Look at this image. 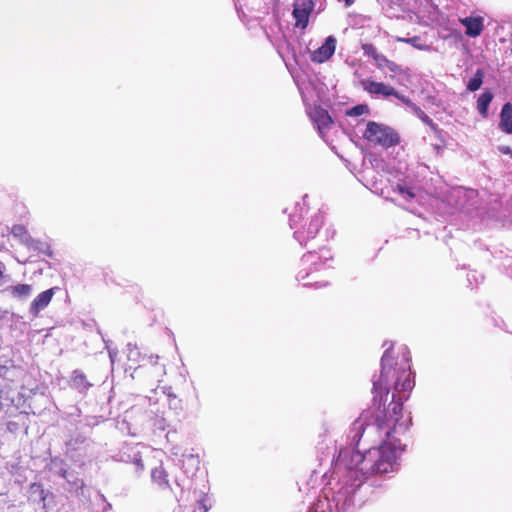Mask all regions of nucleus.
Returning <instances> with one entry per match:
<instances>
[{
	"label": "nucleus",
	"instance_id": "nucleus-1",
	"mask_svg": "<svg viewBox=\"0 0 512 512\" xmlns=\"http://www.w3.org/2000/svg\"><path fill=\"white\" fill-rule=\"evenodd\" d=\"M392 345L381 359V373L373 382L380 395L375 410H365L353 422L351 446L339 450L333 460L326 487L309 512H352L367 500L366 487L379 486V479L397 469L399 452L406 444L411 418L402 412L403 402L414 387L408 349H399L400 360L391 356Z\"/></svg>",
	"mask_w": 512,
	"mask_h": 512
},
{
	"label": "nucleus",
	"instance_id": "nucleus-2",
	"mask_svg": "<svg viewBox=\"0 0 512 512\" xmlns=\"http://www.w3.org/2000/svg\"><path fill=\"white\" fill-rule=\"evenodd\" d=\"M330 261H332V255L327 248H322L318 252L309 251L301 259L302 268L297 274V280L303 282L304 286L324 287L326 283L316 280L313 273L319 271L322 267H330Z\"/></svg>",
	"mask_w": 512,
	"mask_h": 512
},
{
	"label": "nucleus",
	"instance_id": "nucleus-3",
	"mask_svg": "<svg viewBox=\"0 0 512 512\" xmlns=\"http://www.w3.org/2000/svg\"><path fill=\"white\" fill-rule=\"evenodd\" d=\"M300 214L290 216V227L294 229V237L301 244L306 245L307 241L314 239L324 222V216L321 211L315 212L300 226L299 221L302 218L303 206L300 207Z\"/></svg>",
	"mask_w": 512,
	"mask_h": 512
},
{
	"label": "nucleus",
	"instance_id": "nucleus-4",
	"mask_svg": "<svg viewBox=\"0 0 512 512\" xmlns=\"http://www.w3.org/2000/svg\"><path fill=\"white\" fill-rule=\"evenodd\" d=\"M364 138L370 143L385 148L394 146L399 141L397 133L392 128L376 122H368Z\"/></svg>",
	"mask_w": 512,
	"mask_h": 512
},
{
	"label": "nucleus",
	"instance_id": "nucleus-5",
	"mask_svg": "<svg viewBox=\"0 0 512 512\" xmlns=\"http://www.w3.org/2000/svg\"><path fill=\"white\" fill-rule=\"evenodd\" d=\"M314 9L312 0H296L293 6V16L296 20V26L302 29L306 28L309 16Z\"/></svg>",
	"mask_w": 512,
	"mask_h": 512
},
{
	"label": "nucleus",
	"instance_id": "nucleus-6",
	"mask_svg": "<svg viewBox=\"0 0 512 512\" xmlns=\"http://www.w3.org/2000/svg\"><path fill=\"white\" fill-rule=\"evenodd\" d=\"M336 44V38L334 36H328L319 48L311 52V61L318 64L328 61L335 53Z\"/></svg>",
	"mask_w": 512,
	"mask_h": 512
},
{
	"label": "nucleus",
	"instance_id": "nucleus-7",
	"mask_svg": "<svg viewBox=\"0 0 512 512\" xmlns=\"http://www.w3.org/2000/svg\"><path fill=\"white\" fill-rule=\"evenodd\" d=\"M298 89L305 104L316 103L320 100V92L316 80L311 78L297 80Z\"/></svg>",
	"mask_w": 512,
	"mask_h": 512
},
{
	"label": "nucleus",
	"instance_id": "nucleus-8",
	"mask_svg": "<svg viewBox=\"0 0 512 512\" xmlns=\"http://www.w3.org/2000/svg\"><path fill=\"white\" fill-rule=\"evenodd\" d=\"M56 290L57 288L53 287L39 293L30 303L29 313L34 317H37L41 311L48 307L55 295Z\"/></svg>",
	"mask_w": 512,
	"mask_h": 512
},
{
	"label": "nucleus",
	"instance_id": "nucleus-9",
	"mask_svg": "<svg viewBox=\"0 0 512 512\" xmlns=\"http://www.w3.org/2000/svg\"><path fill=\"white\" fill-rule=\"evenodd\" d=\"M309 114L320 136L324 138L325 132L332 124V119L328 112L320 107H315Z\"/></svg>",
	"mask_w": 512,
	"mask_h": 512
},
{
	"label": "nucleus",
	"instance_id": "nucleus-10",
	"mask_svg": "<svg viewBox=\"0 0 512 512\" xmlns=\"http://www.w3.org/2000/svg\"><path fill=\"white\" fill-rule=\"evenodd\" d=\"M371 55L378 69L382 71L388 70L390 72V79L395 80L397 75L405 73V71L399 65L387 59L383 54L373 52Z\"/></svg>",
	"mask_w": 512,
	"mask_h": 512
},
{
	"label": "nucleus",
	"instance_id": "nucleus-11",
	"mask_svg": "<svg viewBox=\"0 0 512 512\" xmlns=\"http://www.w3.org/2000/svg\"><path fill=\"white\" fill-rule=\"evenodd\" d=\"M361 86L365 91L374 95H382L388 97L392 94H396V90L392 86L381 82H376L372 79L361 80Z\"/></svg>",
	"mask_w": 512,
	"mask_h": 512
},
{
	"label": "nucleus",
	"instance_id": "nucleus-12",
	"mask_svg": "<svg viewBox=\"0 0 512 512\" xmlns=\"http://www.w3.org/2000/svg\"><path fill=\"white\" fill-rule=\"evenodd\" d=\"M5 292L8 293L11 298L23 302L30 298L33 293V287L30 284L19 283L8 286Z\"/></svg>",
	"mask_w": 512,
	"mask_h": 512
},
{
	"label": "nucleus",
	"instance_id": "nucleus-13",
	"mask_svg": "<svg viewBox=\"0 0 512 512\" xmlns=\"http://www.w3.org/2000/svg\"><path fill=\"white\" fill-rule=\"evenodd\" d=\"M460 23L466 28V34L473 38L479 36L484 28V19L480 16L462 18Z\"/></svg>",
	"mask_w": 512,
	"mask_h": 512
},
{
	"label": "nucleus",
	"instance_id": "nucleus-14",
	"mask_svg": "<svg viewBox=\"0 0 512 512\" xmlns=\"http://www.w3.org/2000/svg\"><path fill=\"white\" fill-rule=\"evenodd\" d=\"M499 127L506 133H512V104L510 102L504 104L502 107Z\"/></svg>",
	"mask_w": 512,
	"mask_h": 512
},
{
	"label": "nucleus",
	"instance_id": "nucleus-15",
	"mask_svg": "<svg viewBox=\"0 0 512 512\" xmlns=\"http://www.w3.org/2000/svg\"><path fill=\"white\" fill-rule=\"evenodd\" d=\"M11 234L14 238L27 247H34L35 241L32 239L27 229L22 225H14L11 229Z\"/></svg>",
	"mask_w": 512,
	"mask_h": 512
},
{
	"label": "nucleus",
	"instance_id": "nucleus-16",
	"mask_svg": "<svg viewBox=\"0 0 512 512\" xmlns=\"http://www.w3.org/2000/svg\"><path fill=\"white\" fill-rule=\"evenodd\" d=\"M124 449L132 452V455L128 454L125 456L126 452L123 451L120 455V460L124 462H133L138 470H143L144 465L140 456L139 445H136L135 447L126 446Z\"/></svg>",
	"mask_w": 512,
	"mask_h": 512
},
{
	"label": "nucleus",
	"instance_id": "nucleus-17",
	"mask_svg": "<svg viewBox=\"0 0 512 512\" xmlns=\"http://www.w3.org/2000/svg\"><path fill=\"white\" fill-rule=\"evenodd\" d=\"M71 386L81 393H85L91 384L87 381L85 374L80 370H75L71 376Z\"/></svg>",
	"mask_w": 512,
	"mask_h": 512
},
{
	"label": "nucleus",
	"instance_id": "nucleus-18",
	"mask_svg": "<svg viewBox=\"0 0 512 512\" xmlns=\"http://www.w3.org/2000/svg\"><path fill=\"white\" fill-rule=\"evenodd\" d=\"M181 468L183 469L185 474H193L199 466V458L194 454H184Z\"/></svg>",
	"mask_w": 512,
	"mask_h": 512
},
{
	"label": "nucleus",
	"instance_id": "nucleus-19",
	"mask_svg": "<svg viewBox=\"0 0 512 512\" xmlns=\"http://www.w3.org/2000/svg\"><path fill=\"white\" fill-rule=\"evenodd\" d=\"M493 100V94L489 91L483 92L477 100V110L483 116H487L488 107Z\"/></svg>",
	"mask_w": 512,
	"mask_h": 512
},
{
	"label": "nucleus",
	"instance_id": "nucleus-20",
	"mask_svg": "<svg viewBox=\"0 0 512 512\" xmlns=\"http://www.w3.org/2000/svg\"><path fill=\"white\" fill-rule=\"evenodd\" d=\"M151 478L160 488H168L169 482L167 479L166 471L160 466L156 467L151 472Z\"/></svg>",
	"mask_w": 512,
	"mask_h": 512
},
{
	"label": "nucleus",
	"instance_id": "nucleus-21",
	"mask_svg": "<svg viewBox=\"0 0 512 512\" xmlns=\"http://www.w3.org/2000/svg\"><path fill=\"white\" fill-rule=\"evenodd\" d=\"M46 497L47 493L41 484L33 483L30 486V498L33 499V501H39L43 504V507H45Z\"/></svg>",
	"mask_w": 512,
	"mask_h": 512
},
{
	"label": "nucleus",
	"instance_id": "nucleus-22",
	"mask_svg": "<svg viewBox=\"0 0 512 512\" xmlns=\"http://www.w3.org/2000/svg\"><path fill=\"white\" fill-rule=\"evenodd\" d=\"M483 83V72L478 69L474 76L470 78L467 84V89L471 92L478 90Z\"/></svg>",
	"mask_w": 512,
	"mask_h": 512
},
{
	"label": "nucleus",
	"instance_id": "nucleus-23",
	"mask_svg": "<svg viewBox=\"0 0 512 512\" xmlns=\"http://www.w3.org/2000/svg\"><path fill=\"white\" fill-rule=\"evenodd\" d=\"M368 111V107L366 105H357L353 107L349 112L348 115L350 116H360Z\"/></svg>",
	"mask_w": 512,
	"mask_h": 512
},
{
	"label": "nucleus",
	"instance_id": "nucleus-24",
	"mask_svg": "<svg viewBox=\"0 0 512 512\" xmlns=\"http://www.w3.org/2000/svg\"><path fill=\"white\" fill-rule=\"evenodd\" d=\"M127 350H128V359L129 360H136L138 355H139L137 347L132 345L131 343H129L127 345Z\"/></svg>",
	"mask_w": 512,
	"mask_h": 512
},
{
	"label": "nucleus",
	"instance_id": "nucleus-25",
	"mask_svg": "<svg viewBox=\"0 0 512 512\" xmlns=\"http://www.w3.org/2000/svg\"><path fill=\"white\" fill-rule=\"evenodd\" d=\"M417 117L426 125L434 126L432 119L427 114H425L423 110L417 115Z\"/></svg>",
	"mask_w": 512,
	"mask_h": 512
},
{
	"label": "nucleus",
	"instance_id": "nucleus-26",
	"mask_svg": "<svg viewBox=\"0 0 512 512\" xmlns=\"http://www.w3.org/2000/svg\"><path fill=\"white\" fill-rule=\"evenodd\" d=\"M417 117L426 125L434 126L432 119L427 114H425L423 110L417 115Z\"/></svg>",
	"mask_w": 512,
	"mask_h": 512
},
{
	"label": "nucleus",
	"instance_id": "nucleus-27",
	"mask_svg": "<svg viewBox=\"0 0 512 512\" xmlns=\"http://www.w3.org/2000/svg\"><path fill=\"white\" fill-rule=\"evenodd\" d=\"M399 41H403V42H406V43H410L412 44L414 47L418 48V49H425L424 46H421V45H418L417 44V41H418V38L417 37H413V38H400Z\"/></svg>",
	"mask_w": 512,
	"mask_h": 512
},
{
	"label": "nucleus",
	"instance_id": "nucleus-28",
	"mask_svg": "<svg viewBox=\"0 0 512 512\" xmlns=\"http://www.w3.org/2000/svg\"><path fill=\"white\" fill-rule=\"evenodd\" d=\"M391 96H394V97H396L397 99H399V100H400L402 103H404L407 107L412 103V101H411L408 97H406V96H404V95H402V94L398 93L397 91H396V94H392Z\"/></svg>",
	"mask_w": 512,
	"mask_h": 512
},
{
	"label": "nucleus",
	"instance_id": "nucleus-29",
	"mask_svg": "<svg viewBox=\"0 0 512 512\" xmlns=\"http://www.w3.org/2000/svg\"><path fill=\"white\" fill-rule=\"evenodd\" d=\"M408 109H409L410 112H412L416 116L422 111V109L419 106H417L414 102H412L408 106Z\"/></svg>",
	"mask_w": 512,
	"mask_h": 512
},
{
	"label": "nucleus",
	"instance_id": "nucleus-30",
	"mask_svg": "<svg viewBox=\"0 0 512 512\" xmlns=\"http://www.w3.org/2000/svg\"><path fill=\"white\" fill-rule=\"evenodd\" d=\"M205 500L200 501L199 506L193 512H207L208 506L204 503Z\"/></svg>",
	"mask_w": 512,
	"mask_h": 512
},
{
	"label": "nucleus",
	"instance_id": "nucleus-31",
	"mask_svg": "<svg viewBox=\"0 0 512 512\" xmlns=\"http://www.w3.org/2000/svg\"><path fill=\"white\" fill-rule=\"evenodd\" d=\"M154 426H155L157 429L165 430V428H166L165 419H164V418H161V419L157 420V421L155 422Z\"/></svg>",
	"mask_w": 512,
	"mask_h": 512
},
{
	"label": "nucleus",
	"instance_id": "nucleus-32",
	"mask_svg": "<svg viewBox=\"0 0 512 512\" xmlns=\"http://www.w3.org/2000/svg\"><path fill=\"white\" fill-rule=\"evenodd\" d=\"M116 356H117V351L116 350H109V357H110V360H111L112 364L115 362Z\"/></svg>",
	"mask_w": 512,
	"mask_h": 512
},
{
	"label": "nucleus",
	"instance_id": "nucleus-33",
	"mask_svg": "<svg viewBox=\"0 0 512 512\" xmlns=\"http://www.w3.org/2000/svg\"><path fill=\"white\" fill-rule=\"evenodd\" d=\"M58 473L62 478H66L67 470L64 468H60Z\"/></svg>",
	"mask_w": 512,
	"mask_h": 512
},
{
	"label": "nucleus",
	"instance_id": "nucleus-34",
	"mask_svg": "<svg viewBox=\"0 0 512 512\" xmlns=\"http://www.w3.org/2000/svg\"><path fill=\"white\" fill-rule=\"evenodd\" d=\"M501 150L505 154H510L511 153V149L509 147H503Z\"/></svg>",
	"mask_w": 512,
	"mask_h": 512
},
{
	"label": "nucleus",
	"instance_id": "nucleus-35",
	"mask_svg": "<svg viewBox=\"0 0 512 512\" xmlns=\"http://www.w3.org/2000/svg\"><path fill=\"white\" fill-rule=\"evenodd\" d=\"M346 6H351L354 3V0H344Z\"/></svg>",
	"mask_w": 512,
	"mask_h": 512
},
{
	"label": "nucleus",
	"instance_id": "nucleus-36",
	"mask_svg": "<svg viewBox=\"0 0 512 512\" xmlns=\"http://www.w3.org/2000/svg\"><path fill=\"white\" fill-rule=\"evenodd\" d=\"M58 462L62 463V461H61V460H59L58 458H55V459H53V460H52V462H51V463H52V464H57Z\"/></svg>",
	"mask_w": 512,
	"mask_h": 512
}]
</instances>
